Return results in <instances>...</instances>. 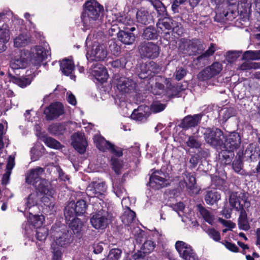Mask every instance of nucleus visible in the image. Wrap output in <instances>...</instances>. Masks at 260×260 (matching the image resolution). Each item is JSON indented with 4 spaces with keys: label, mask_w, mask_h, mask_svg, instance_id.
<instances>
[{
    "label": "nucleus",
    "mask_w": 260,
    "mask_h": 260,
    "mask_svg": "<svg viewBox=\"0 0 260 260\" xmlns=\"http://www.w3.org/2000/svg\"><path fill=\"white\" fill-rule=\"evenodd\" d=\"M88 205L86 202L82 199L76 203L72 201L68 203L64 209V216L66 220H70L72 218L83 215L87 210Z\"/></svg>",
    "instance_id": "20e7f679"
},
{
    "label": "nucleus",
    "mask_w": 260,
    "mask_h": 260,
    "mask_svg": "<svg viewBox=\"0 0 260 260\" xmlns=\"http://www.w3.org/2000/svg\"><path fill=\"white\" fill-rule=\"evenodd\" d=\"M203 136L205 142L214 148H220L223 145L225 136L218 127L213 126L204 128Z\"/></svg>",
    "instance_id": "7ed1b4c3"
},
{
    "label": "nucleus",
    "mask_w": 260,
    "mask_h": 260,
    "mask_svg": "<svg viewBox=\"0 0 260 260\" xmlns=\"http://www.w3.org/2000/svg\"><path fill=\"white\" fill-rule=\"evenodd\" d=\"M137 22L143 25H148L154 23L153 16L149 12L144 9L139 10L136 14Z\"/></svg>",
    "instance_id": "cd10ccee"
},
{
    "label": "nucleus",
    "mask_w": 260,
    "mask_h": 260,
    "mask_svg": "<svg viewBox=\"0 0 260 260\" xmlns=\"http://www.w3.org/2000/svg\"><path fill=\"white\" fill-rule=\"evenodd\" d=\"M109 151L110 152L115 156L120 157L123 155V149L120 147H116L112 144L109 149Z\"/></svg>",
    "instance_id": "6e6d98bb"
},
{
    "label": "nucleus",
    "mask_w": 260,
    "mask_h": 260,
    "mask_svg": "<svg viewBox=\"0 0 260 260\" xmlns=\"http://www.w3.org/2000/svg\"><path fill=\"white\" fill-rule=\"evenodd\" d=\"M165 84L167 90V92L171 97L178 96L183 90L182 85L172 84L170 81V79H166Z\"/></svg>",
    "instance_id": "72a5a7b5"
},
{
    "label": "nucleus",
    "mask_w": 260,
    "mask_h": 260,
    "mask_svg": "<svg viewBox=\"0 0 260 260\" xmlns=\"http://www.w3.org/2000/svg\"><path fill=\"white\" fill-rule=\"evenodd\" d=\"M236 3V0H228L225 7L216 8L214 20L218 22L224 20L232 21L239 13H246L251 7V0H238V5Z\"/></svg>",
    "instance_id": "f257e3e1"
},
{
    "label": "nucleus",
    "mask_w": 260,
    "mask_h": 260,
    "mask_svg": "<svg viewBox=\"0 0 260 260\" xmlns=\"http://www.w3.org/2000/svg\"><path fill=\"white\" fill-rule=\"evenodd\" d=\"M9 39V25L6 23H4L0 27V52H3L6 50V44Z\"/></svg>",
    "instance_id": "c756f323"
},
{
    "label": "nucleus",
    "mask_w": 260,
    "mask_h": 260,
    "mask_svg": "<svg viewBox=\"0 0 260 260\" xmlns=\"http://www.w3.org/2000/svg\"><path fill=\"white\" fill-rule=\"evenodd\" d=\"M187 71L184 68L181 67L177 69L175 73V79L177 81L182 80L186 75Z\"/></svg>",
    "instance_id": "e2e57ef3"
},
{
    "label": "nucleus",
    "mask_w": 260,
    "mask_h": 260,
    "mask_svg": "<svg viewBox=\"0 0 260 260\" xmlns=\"http://www.w3.org/2000/svg\"><path fill=\"white\" fill-rule=\"evenodd\" d=\"M171 31L172 35H173L174 37H177L181 36L183 35L184 29L180 23L175 22Z\"/></svg>",
    "instance_id": "864d4df0"
},
{
    "label": "nucleus",
    "mask_w": 260,
    "mask_h": 260,
    "mask_svg": "<svg viewBox=\"0 0 260 260\" xmlns=\"http://www.w3.org/2000/svg\"><path fill=\"white\" fill-rule=\"evenodd\" d=\"M135 30V25L124 27L123 29L119 30L117 34L118 40L125 45L132 44L136 39V35L133 32Z\"/></svg>",
    "instance_id": "4468645a"
},
{
    "label": "nucleus",
    "mask_w": 260,
    "mask_h": 260,
    "mask_svg": "<svg viewBox=\"0 0 260 260\" xmlns=\"http://www.w3.org/2000/svg\"><path fill=\"white\" fill-rule=\"evenodd\" d=\"M83 6L81 20L84 27L86 29L95 27L104 11L103 6L96 0L87 1Z\"/></svg>",
    "instance_id": "f03ea898"
},
{
    "label": "nucleus",
    "mask_w": 260,
    "mask_h": 260,
    "mask_svg": "<svg viewBox=\"0 0 260 260\" xmlns=\"http://www.w3.org/2000/svg\"><path fill=\"white\" fill-rule=\"evenodd\" d=\"M241 143V137L239 133L233 132L225 136L223 142V148L235 150L239 148Z\"/></svg>",
    "instance_id": "f3484780"
},
{
    "label": "nucleus",
    "mask_w": 260,
    "mask_h": 260,
    "mask_svg": "<svg viewBox=\"0 0 260 260\" xmlns=\"http://www.w3.org/2000/svg\"><path fill=\"white\" fill-rule=\"evenodd\" d=\"M234 156V151L225 148H223V149L221 150L219 154V158L222 161H224L225 165H230Z\"/></svg>",
    "instance_id": "4c0bfd02"
},
{
    "label": "nucleus",
    "mask_w": 260,
    "mask_h": 260,
    "mask_svg": "<svg viewBox=\"0 0 260 260\" xmlns=\"http://www.w3.org/2000/svg\"><path fill=\"white\" fill-rule=\"evenodd\" d=\"M138 74L139 78L149 80L160 70L159 66L154 61H150L142 64Z\"/></svg>",
    "instance_id": "9d476101"
},
{
    "label": "nucleus",
    "mask_w": 260,
    "mask_h": 260,
    "mask_svg": "<svg viewBox=\"0 0 260 260\" xmlns=\"http://www.w3.org/2000/svg\"><path fill=\"white\" fill-rule=\"evenodd\" d=\"M179 48L189 56L197 55L205 49L203 42L196 38L191 40L181 39Z\"/></svg>",
    "instance_id": "39448f33"
},
{
    "label": "nucleus",
    "mask_w": 260,
    "mask_h": 260,
    "mask_svg": "<svg viewBox=\"0 0 260 260\" xmlns=\"http://www.w3.org/2000/svg\"><path fill=\"white\" fill-rule=\"evenodd\" d=\"M8 77L9 81L17 84L21 88H24L27 85L30 84L32 78L31 77H27V76L18 77L14 76L9 71L8 72Z\"/></svg>",
    "instance_id": "c85d7f7f"
},
{
    "label": "nucleus",
    "mask_w": 260,
    "mask_h": 260,
    "mask_svg": "<svg viewBox=\"0 0 260 260\" xmlns=\"http://www.w3.org/2000/svg\"><path fill=\"white\" fill-rule=\"evenodd\" d=\"M139 52L143 59H154L157 58L160 52V47L150 42H143L138 47Z\"/></svg>",
    "instance_id": "0eeeda50"
},
{
    "label": "nucleus",
    "mask_w": 260,
    "mask_h": 260,
    "mask_svg": "<svg viewBox=\"0 0 260 260\" xmlns=\"http://www.w3.org/2000/svg\"><path fill=\"white\" fill-rule=\"evenodd\" d=\"M153 6L159 15H164L166 12V7L160 1L155 2L153 4Z\"/></svg>",
    "instance_id": "13d9d810"
},
{
    "label": "nucleus",
    "mask_w": 260,
    "mask_h": 260,
    "mask_svg": "<svg viewBox=\"0 0 260 260\" xmlns=\"http://www.w3.org/2000/svg\"><path fill=\"white\" fill-rule=\"evenodd\" d=\"M36 53L31 58V63L37 67H40L42 62L47 59L48 56L50 55L49 51L41 46L36 47Z\"/></svg>",
    "instance_id": "aec40b11"
},
{
    "label": "nucleus",
    "mask_w": 260,
    "mask_h": 260,
    "mask_svg": "<svg viewBox=\"0 0 260 260\" xmlns=\"http://www.w3.org/2000/svg\"><path fill=\"white\" fill-rule=\"evenodd\" d=\"M44 216L39 215H30L29 217V222L37 229L42 228Z\"/></svg>",
    "instance_id": "a18cd8bd"
},
{
    "label": "nucleus",
    "mask_w": 260,
    "mask_h": 260,
    "mask_svg": "<svg viewBox=\"0 0 260 260\" xmlns=\"http://www.w3.org/2000/svg\"><path fill=\"white\" fill-rule=\"evenodd\" d=\"M197 209L204 220L209 224H212L214 221V216L201 204L197 205Z\"/></svg>",
    "instance_id": "58836bf2"
},
{
    "label": "nucleus",
    "mask_w": 260,
    "mask_h": 260,
    "mask_svg": "<svg viewBox=\"0 0 260 260\" xmlns=\"http://www.w3.org/2000/svg\"><path fill=\"white\" fill-rule=\"evenodd\" d=\"M158 171H155L150 175L148 184L152 189L159 190L170 185L169 181L165 178L158 175Z\"/></svg>",
    "instance_id": "2eb2a0df"
},
{
    "label": "nucleus",
    "mask_w": 260,
    "mask_h": 260,
    "mask_svg": "<svg viewBox=\"0 0 260 260\" xmlns=\"http://www.w3.org/2000/svg\"><path fill=\"white\" fill-rule=\"evenodd\" d=\"M72 145L74 148L80 154H84L87 146V141L84 137L80 134L76 133L73 135Z\"/></svg>",
    "instance_id": "b1692460"
},
{
    "label": "nucleus",
    "mask_w": 260,
    "mask_h": 260,
    "mask_svg": "<svg viewBox=\"0 0 260 260\" xmlns=\"http://www.w3.org/2000/svg\"><path fill=\"white\" fill-rule=\"evenodd\" d=\"M52 257L51 260H61L62 253L59 247H54L52 251Z\"/></svg>",
    "instance_id": "0e129e2a"
},
{
    "label": "nucleus",
    "mask_w": 260,
    "mask_h": 260,
    "mask_svg": "<svg viewBox=\"0 0 260 260\" xmlns=\"http://www.w3.org/2000/svg\"><path fill=\"white\" fill-rule=\"evenodd\" d=\"M239 53L236 51H229L226 56V59L229 62L235 61L239 56Z\"/></svg>",
    "instance_id": "69168bd1"
},
{
    "label": "nucleus",
    "mask_w": 260,
    "mask_h": 260,
    "mask_svg": "<svg viewBox=\"0 0 260 260\" xmlns=\"http://www.w3.org/2000/svg\"><path fill=\"white\" fill-rule=\"evenodd\" d=\"M229 204L230 206L235 210L239 207H246L249 208L250 202L248 200L247 193L242 191H232L229 196Z\"/></svg>",
    "instance_id": "1a4fd4ad"
},
{
    "label": "nucleus",
    "mask_w": 260,
    "mask_h": 260,
    "mask_svg": "<svg viewBox=\"0 0 260 260\" xmlns=\"http://www.w3.org/2000/svg\"><path fill=\"white\" fill-rule=\"evenodd\" d=\"M140 109H135L133 112L131 117L133 119L138 120L142 121L146 118V114L140 112Z\"/></svg>",
    "instance_id": "bf43d9fd"
},
{
    "label": "nucleus",
    "mask_w": 260,
    "mask_h": 260,
    "mask_svg": "<svg viewBox=\"0 0 260 260\" xmlns=\"http://www.w3.org/2000/svg\"><path fill=\"white\" fill-rule=\"evenodd\" d=\"M203 115L201 113L186 116L179 124V126L184 130L197 126L201 122Z\"/></svg>",
    "instance_id": "a211bd4d"
},
{
    "label": "nucleus",
    "mask_w": 260,
    "mask_h": 260,
    "mask_svg": "<svg viewBox=\"0 0 260 260\" xmlns=\"http://www.w3.org/2000/svg\"><path fill=\"white\" fill-rule=\"evenodd\" d=\"M238 224L240 230L244 231H248L250 229V225L248 221V219H240L238 218Z\"/></svg>",
    "instance_id": "680f3d73"
},
{
    "label": "nucleus",
    "mask_w": 260,
    "mask_h": 260,
    "mask_svg": "<svg viewBox=\"0 0 260 260\" xmlns=\"http://www.w3.org/2000/svg\"><path fill=\"white\" fill-rule=\"evenodd\" d=\"M166 106L160 103H154L151 106V109L153 113H158L163 111Z\"/></svg>",
    "instance_id": "052dcab7"
},
{
    "label": "nucleus",
    "mask_w": 260,
    "mask_h": 260,
    "mask_svg": "<svg viewBox=\"0 0 260 260\" xmlns=\"http://www.w3.org/2000/svg\"><path fill=\"white\" fill-rule=\"evenodd\" d=\"M64 113V106L59 102L51 103L44 110L45 118L48 121L56 119Z\"/></svg>",
    "instance_id": "9b49d317"
},
{
    "label": "nucleus",
    "mask_w": 260,
    "mask_h": 260,
    "mask_svg": "<svg viewBox=\"0 0 260 260\" xmlns=\"http://www.w3.org/2000/svg\"><path fill=\"white\" fill-rule=\"evenodd\" d=\"M215 45L213 43L210 44L209 48L197 57V60L200 61L202 59H207L209 57L212 56L216 51Z\"/></svg>",
    "instance_id": "49530a36"
},
{
    "label": "nucleus",
    "mask_w": 260,
    "mask_h": 260,
    "mask_svg": "<svg viewBox=\"0 0 260 260\" xmlns=\"http://www.w3.org/2000/svg\"><path fill=\"white\" fill-rule=\"evenodd\" d=\"M135 85L136 83L132 79L121 77L118 81L117 88L120 92L128 93L135 89Z\"/></svg>",
    "instance_id": "412c9836"
},
{
    "label": "nucleus",
    "mask_w": 260,
    "mask_h": 260,
    "mask_svg": "<svg viewBox=\"0 0 260 260\" xmlns=\"http://www.w3.org/2000/svg\"><path fill=\"white\" fill-rule=\"evenodd\" d=\"M184 175L186 176L185 184L187 190L191 195L198 193V190L196 185V178L194 173L185 172Z\"/></svg>",
    "instance_id": "bb28decb"
},
{
    "label": "nucleus",
    "mask_w": 260,
    "mask_h": 260,
    "mask_svg": "<svg viewBox=\"0 0 260 260\" xmlns=\"http://www.w3.org/2000/svg\"><path fill=\"white\" fill-rule=\"evenodd\" d=\"M220 199V193L216 189H209L206 191L204 200L207 204L213 205Z\"/></svg>",
    "instance_id": "2f4dec72"
},
{
    "label": "nucleus",
    "mask_w": 260,
    "mask_h": 260,
    "mask_svg": "<svg viewBox=\"0 0 260 260\" xmlns=\"http://www.w3.org/2000/svg\"><path fill=\"white\" fill-rule=\"evenodd\" d=\"M260 149L255 145L250 144L243 152V159L245 161H254L259 158Z\"/></svg>",
    "instance_id": "4be33fe9"
},
{
    "label": "nucleus",
    "mask_w": 260,
    "mask_h": 260,
    "mask_svg": "<svg viewBox=\"0 0 260 260\" xmlns=\"http://www.w3.org/2000/svg\"><path fill=\"white\" fill-rule=\"evenodd\" d=\"M37 204V201L36 200V196L34 194H30L27 198L26 206L27 208H30Z\"/></svg>",
    "instance_id": "774afa93"
},
{
    "label": "nucleus",
    "mask_w": 260,
    "mask_h": 260,
    "mask_svg": "<svg viewBox=\"0 0 260 260\" xmlns=\"http://www.w3.org/2000/svg\"><path fill=\"white\" fill-rule=\"evenodd\" d=\"M93 75L98 81L101 83L106 82L109 75L105 67L98 68L93 71Z\"/></svg>",
    "instance_id": "c9c22d12"
},
{
    "label": "nucleus",
    "mask_w": 260,
    "mask_h": 260,
    "mask_svg": "<svg viewBox=\"0 0 260 260\" xmlns=\"http://www.w3.org/2000/svg\"><path fill=\"white\" fill-rule=\"evenodd\" d=\"M94 142L97 148L103 152L109 150V148L112 143L107 141L101 136H95L94 137Z\"/></svg>",
    "instance_id": "f704fd0d"
},
{
    "label": "nucleus",
    "mask_w": 260,
    "mask_h": 260,
    "mask_svg": "<svg viewBox=\"0 0 260 260\" xmlns=\"http://www.w3.org/2000/svg\"><path fill=\"white\" fill-rule=\"evenodd\" d=\"M222 69V65L219 62H213L211 66L207 67L198 75L200 81H206L216 76L220 73Z\"/></svg>",
    "instance_id": "f8f14e48"
},
{
    "label": "nucleus",
    "mask_w": 260,
    "mask_h": 260,
    "mask_svg": "<svg viewBox=\"0 0 260 260\" xmlns=\"http://www.w3.org/2000/svg\"><path fill=\"white\" fill-rule=\"evenodd\" d=\"M43 138V142L47 146L56 149L60 148V143L55 139L50 137H44Z\"/></svg>",
    "instance_id": "de8ad7c7"
},
{
    "label": "nucleus",
    "mask_w": 260,
    "mask_h": 260,
    "mask_svg": "<svg viewBox=\"0 0 260 260\" xmlns=\"http://www.w3.org/2000/svg\"><path fill=\"white\" fill-rule=\"evenodd\" d=\"M59 66L60 70L64 75L70 76L71 79L75 80L76 76L72 75V73L75 70V64L73 60L64 59L60 61Z\"/></svg>",
    "instance_id": "a878e982"
},
{
    "label": "nucleus",
    "mask_w": 260,
    "mask_h": 260,
    "mask_svg": "<svg viewBox=\"0 0 260 260\" xmlns=\"http://www.w3.org/2000/svg\"><path fill=\"white\" fill-rule=\"evenodd\" d=\"M27 65V60L21 56L14 58L10 63V67L13 70L24 69Z\"/></svg>",
    "instance_id": "ea45409f"
},
{
    "label": "nucleus",
    "mask_w": 260,
    "mask_h": 260,
    "mask_svg": "<svg viewBox=\"0 0 260 260\" xmlns=\"http://www.w3.org/2000/svg\"><path fill=\"white\" fill-rule=\"evenodd\" d=\"M33 186L37 192H39L41 194L50 196L51 198L53 197L54 190L52 188L50 182L47 180L45 179H40L36 181Z\"/></svg>",
    "instance_id": "6ab92c4d"
},
{
    "label": "nucleus",
    "mask_w": 260,
    "mask_h": 260,
    "mask_svg": "<svg viewBox=\"0 0 260 260\" xmlns=\"http://www.w3.org/2000/svg\"><path fill=\"white\" fill-rule=\"evenodd\" d=\"M225 183V180L219 177L216 176L212 180V185H214L215 187V189L216 190L217 189L219 190H224L225 189L224 186Z\"/></svg>",
    "instance_id": "603ef678"
},
{
    "label": "nucleus",
    "mask_w": 260,
    "mask_h": 260,
    "mask_svg": "<svg viewBox=\"0 0 260 260\" xmlns=\"http://www.w3.org/2000/svg\"><path fill=\"white\" fill-rule=\"evenodd\" d=\"M70 221H71L69 223L70 228L77 238L80 239L82 237L81 232L84 225L83 221L76 217L72 218Z\"/></svg>",
    "instance_id": "7c9ffc66"
},
{
    "label": "nucleus",
    "mask_w": 260,
    "mask_h": 260,
    "mask_svg": "<svg viewBox=\"0 0 260 260\" xmlns=\"http://www.w3.org/2000/svg\"><path fill=\"white\" fill-rule=\"evenodd\" d=\"M50 234L56 244L61 247L69 244L73 240L72 232L65 229H61L60 227L53 225L50 230Z\"/></svg>",
    "instance_id": "423d86ee"
},
{
    "label": "nucleus",
    "mask_w": 260,
    "mask_h": 260,
    "mask_svg": "<svg viewBox=\"0 0 260 260\" xmlns=\"http://www.w3.org/2000/svg\"><path fill=\"white\" fill-rule=\"evenodd\" d=\"M66 131L65 125L60 123H53L48 127L49 133L55 136L63 135Z\"/></svg>",
    "instance_id": "e433bc0d"
},
{
    "label": "nucleus",
    "mask_w": 260,
    "mask_h": 260,
    "mask_svg": "<svg viewBox=\"0 0 260 260\" xmlns=\"http://www.w3.org/2000/svg\"><path fill=\"white\" fill-rule=\"evenodd\" d=\"M238 158L235 159L232 163V167L234 170L239 173L242 169L243 166V151H239L237 153Z\"/></svg>",
    "instance_id": "79ce46f5"
},
{
    "label": "nucleus",
    "mask_w": 260,
    "mask_h": 260,
    "mask_svg": "<svg viewBox=\"0 0 260 260\" xmlns=\"http://www.w3.org/2000/svg\"><path fill=\"white\" fill-rule=\"evenodd\" d=\"M122 254V250L120 248H113L110 250L107 260H119Z\"/></svg>",
    "instance_id": "09e8293b"
},
{
    "label": "nucleus",
    "mask_w": 260,
    "mask_h": 260,
    "mask_svg": "<svg viewBox=\"0 0 260 260\" xmlns=\"http://www.w3.org/2000/svg\"><path fill=\"white\" fill-rule=\"evenodd\" d=\"M136 216V213L128 208V210L125 211L122 216V221L124 224L129 225L134 221Z\"/></svg>",
    "instance_id": "37998d69"
},
{
    "label": "nucleus",
    "mask_w": 260,
    "mask_h": 260,
    "mask_svg": "<svg viewBox=\"0 0 260 260\" xmlns=\"http://www.w3.org/2000/svg\"><path fill=\"white\" fill-rule=\"evenodd\" d=\"M44 168L40 167L29 170L25 175V182L34 185L36 181L43 179L41 175L44 173Z\"/></svg>",
    "instance_id": "393cba45"
},
{
    "label": "nucleus",
    "mask_w": 260,
    "mask_h": 260,
    "mask_svg": "<svg viewBox=\"0 0 260 260\" xmlns=\"http://www.w3.org/2000/svg\"><path fill=\"white\" fill-rule=\"evenodd\" d=\"M207 233L210 238H212L214 241L218 242L220 240V233L216 231L214 228H211L208 229Z\"/></svg>",
    "instance_id": "4d7b16f0"
},
{
    "label": "nucleus",
    "mask_w": 260,
    "mask_h": 260,
    "mask_svg": "<svg viewBox=\"0 0 260 260\" xmlns=\"http://www.w3.org/2000/svg\"><path fill=\"white\" fill-rule=\"evenodd\" d=\"M165 86L163 84L156 82L155 88L153 90V93L155 95H160L164 92Z\"/></svg>",
    "instance_id": "338daca9"
},
{
    "label": "nucleus",
    "mask_w": 260,
    "mask_h": 260,
    "mask_svg": "<svg viewBox=\"0 0 260 260\" xmlns=\"http://www.w3.org/2000/svg\"><path fill=\"white\" fill-rule=\"evenodd\" d=\"M107 189V186L105 182H92L88 187L87 191L91 197L101 199L104 198Z\"/></svg>",
    "instance_id": "dca6fc26"
},
{
    "label": "nucleus",
    "mask_w": 260,
    "mask_h": 260,
    "mask_svg": "<svg viewBox=\"0 0 260 260\" xmlns=\"http://www.w3.org/2000/svg\"><path fill=\"white\" fill-rule=\"evenodd\" d=\"M186 145L191 148L198 149L201 147L202 143L194 136L189 137L186 142Z\"/></svg>",
    "instance_id": "8fccbe9b"
},
{
    "label": "nucleus",
    "mask_w": 260,
    "mask_h": 260,
    "mask_svg": "<svg viewBox=\"0 0 260 260\" xmlns=\"http://www.w3.org/2000/svg\"><path fill=\"white\" fill-rule=\"evenodd\" d=\"M155 245V243L154 241L152 240H146L143 245V250L146 253H149L154 250Z\"/></svg>",
    "instance_id": "5fc2aeb1"
},
{
    "label": "nucleus",
    "mask_w": 260,
    "mask_h": 260,
    "mask_svg": "<svg viewBox=\"0 0 260 260\" xmlns=\"http://www.w3.org/2000/svg\"><path fill=\"white\" fill-rule=\"evenodd\" d=\"M107 51L103 44H94L91 51V60L94 61L103 60L106 58Z\"/></svg>",
    "instance_id": "5701e85b"
},
{
    "label": "nucleus",
    "mask_w": 260,
    "mask_h": 260,
    "mask_svg": "<svg viewBox=\"0 0 260 260\" xmlns=\"http://www.w3.org/2000/svg\"><path fill=\"white\" fill-rule=\"evenodd\" d=\"M175 248L184 260H196L197 255L190 245L181 241H177L175 243Z\"/></svg>",
    "instance_id": "ddd939ff"
},
{
    "label": "nucleus",
    "mask_w": 260,
    "mask_h": 260,
    "mask_svg": "<svg viewBox=\"0 0 260 260\" xmlns=\"http://www.w3.org/2000/svg\"><path fill=\"white\" fill-rule=\"evenodd\" d=\"M92 226L96 230H104L110 222L109 212L104 209L100 210L92 214L90 219Z\"/></svg>",
    "instance_id": "6e6552de"
},
{
    "label": "nucleus",
    "mask_w": 260,
    "mask_h": 260,
    "mask_svg": "<svg viewBox=\"0 0 260 260\" xmlns=\"http://www.w3.org/2000/svg\"><path fill=\"white\" fill-rule=\"evenodd\" d=\"M159 37V31L155 27L151 25L144 28L142 34V38L147 41L157 40Z\"/></svg>",
    "instance_id": "473e14b6"
},
{
    "label": "nucleus",
    "mask_w": 260,
    "mask_h": 260,
    "mask_svg": "<svg viewBox=\"0 0 260 260\" xmlns=\"http://www.w3.org/2000/svg\"><path fill=\"white\" fill-rule=\"evenodd\" d=\"M48 235V230L44 227L40 228L36 230V238L40 241L45 240Z\"/></svg>",
    "instance_id": "3c124183"
},
{
    "label": "nucleus",
    "mask_w": 260,
    "mask_h": 260,
    "mask_svg": "<svg viewBox=\"0 0 260 260\" xmlns=\"http://www.w3.org/2000/svg\"><path fill=\"white\" fill-rule=\"evenodd\" d=\"M175 21L170 18H165L157 23L156 25L162 31L171 30Z\"/></svg>",
    "instance_id": "a19ab883"
},
{
    "label": "nucleus",
    "mask_w": 260,
    "mask_h": 260,
    "mask_svg": "<svg viewBox=\"0 0 260 260\" xmlns=\"http://www.w3.org/2000/svg\"><path fill=\"white\" fill-rule=\"evenodd\" d=\"M111 165L112 170L117 175L121 174V169L123 167V160L114 156L111 157Z\"/></svg>",
    "instance_id": "c03bdc74"
}]
</instances>
